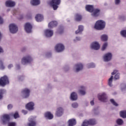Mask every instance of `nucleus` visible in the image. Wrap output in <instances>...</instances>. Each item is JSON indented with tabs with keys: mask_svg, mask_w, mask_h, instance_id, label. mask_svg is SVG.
Instances as JSON below:
<instances>
[{
	"mask_svg": "<svg viewBox=\"0 0 126 126\" xmlns=\"http://www.w3.org/2000/svg\"><path fill=\"white\" fill-rule=\"evenodd\" d=\"M57 32L59 34L63 33V27H60V28L58 29Z\"/></svg>",
	"mask_w": 126,
	"mask_h": 126,
	"instance_id": "nucleus-36",
	"label": "nucleus"
},
{
	"mask_svg": "<svg viewBox=\"0 0 126 126\" xmlns=\"http://www.w3.org/2000/svg\"><path fill=\"white\" fill-rule=\"evenodd\" d=\"M0 69H4V66L2 63V61H1V60H0Z\"/></svg>",
	"mask_w": 126,
	"mask_h": 126,
	"instance_id": "nucleus-41",
	"label": "nucleus"
},
{
	"mask_svg": "<svg viewBox=\"0 0 126 126\" xmlns=\"http://www.w3.org/2000/svg\"><path fill=\"white\" fill-rule=\"evenodd\" d=\"M75 66L76 67V72H78V71H80V70L83 69V65L81 63H77Z\"/></svg>",
	"mask_w": 126,
	"mask_h": 126,
	"instance_id": "nucleus-20",
	"label": "nucleus"
},
{
	"mask_svg": "<svg viewBox=\"0 0 126 126\" xmlns=\"http://www.w3.org/2000/svg\"><path fill=\"white\" fill-rule=\"evenodd\" d=\"M121 34L123 37H126V30H123L121 32Z\"/></svg>",
	"mask_w": 126,
	"mask_h": 126,
	"instance_id": "nucleus-40",
	"label": "nucleus"
},
{
	"mask_svg": "<svg viewBox=\"0 0 126 126\" xmlns=\"http://www.w3.org/2000/svg\"><path fill=\"white\" fill-rule=\"evenodd\" d=\"M112 53H108L106 54L103 57V60L104 62H109L112 60Z\"/></svg>",
	"mask_w": 126,
	"mask_h": 126,
	"instance_id": "nucleus-12",
	"label": "nucleus"
},
{
	"mask_svg": "<svg viewBox=\"0 0 126 126\" xmlns=\"http://www.w3.org/2000/svg\"><path fill=\"white\" fill-rule=\"evenodd\" d=\"M12 107H13V106L11 104L8 105V106H7L8 110H11V109H12Z\"/></svg>",
	"mask_w": 126,
	"mask_h": 126,
	"instance_id": "nucleus-46",
	"label": "nucleus"
},
{
	"mask_svg": "<svg viewBox=\"0 0 126 126\" xmlns=\"http://www.w3.org/2000/svg\"><path fill=\"white\" fill-rule=\"evenodd\" d=\"M110 102L111 103H112V104L114 106H115L116 107H117V106H119V104H118V103H117V102H116V101H115V100H114V99L113 98L110 99Z\"/></svg>",
	"mask_w": 126,
	"mask_h": 126,
	"instance_id": "nucleus-37",
	"label": "nucleus"
},
{
	"mask_svg": "<svg viewBox=\"0 0 126 126\" xmlns=\"http://www.w3.org/2000/svg\"><path fill=\"white\" fill-rule=\"evenodd\" d=\"M83 31V26L80 25L78 27V29L75 32L76 34H78V33H80V32H82Z\"/></svg>",
	"mask_w": 126,
	"mask_h": 126,
	"instance_id": "nucleus-30",
	"label": "nucleus"
},
{
	"mask_svg": "<svg viewBox=\"0 0 126 126\" xmlns=\"http://www.w3.org/2000/svg\"><path fill=\"white\" fill-rule=\"evenodd\" d=\"M45 117L48 119V120H52L54 118V115L51 113V112H48L45 113Z\"/></svg>",
	"mask_w": 126,
	"mask_h": 126,
	"instance_id": "nucleus-22",
	"label": "nucleus"
},
{
	"mask_svg": "<svg viewBox=\"0 0 126 126\" xmlns=\"http://www.w3.org/2000/svg\"><path fill=\"white\" fill-rule=\"evenodd\" d=\"M91 105H92V106L94 105V100H92L91 101Z\"/></svg>",
	"mask_w": 126,
	"mask_h": 126,
	"instance_id": "nucleus-52",
	"label": "nucleus"
},
{
	"mask_svg": "<svg viewBox=\"0 0 126 126\" xmlns=\"http://www.w3.org/2000/svg\"><path fill=\"white\" fill-rule=\"evenodd\" d=\"M0 53H3V50H2V48L0 47Z\"/></svg>",
	"mask_w": 126,
	"mask_h": 126,
	"instance_id": "nucleus-53",
	"label": "nucleus"
},
{
	"mask_svg": "<svg viewBox=\"0 0 126 126\" xmlns=\"http://www.w3.org/2000/svg\"><path fill=\"white\" fill-rule=\"evenodd\" d=\"M9 84V80H8V77H7L6 75L1 77L0 78V86L3 87L7 84Z\"/></svg>",
	"mask_w": 126,
	"mask_h": 126,
	"instance_id": "nucleus-2",
	"label": "nucleus"
},
{
	"mask_svg": "<svg viewBox=\"0 0 126 126\" xmlns=\"http://www.w3.org/2000/svg\"><path fill=\"white\" fill-rule=\"evenodd\" d=\"M21 93L23 95V98H28L30 96V90L28 88H25L22 91Z\"/></svg>",
	"mask_w": 126,
	"mask_h": 126,
	"instance_id": "nucleus-6",
	"label": "nucleus"
},
{
	"mask_svg": "<svg viewBox=\"0 0 126 126\" xmlns=\"http://www.w3.org/2000/svg\"><path fill=\"white\" fill-rule=\"evenodd\" d=\"M69 126H73L76 125V121L74 119H70L68 121Z\"/></svg>",
	"mask_w": 126,
	"mask_h": 126,
	"instance_id": "nucleus-24",
	"label": "nucleus"
},
{
	"mask_svg": "<svg viewBox=\"0 0 126 126\" xmlns=\"http://www.w3.org/2000/svg\"><path fill=\"white\" fill-rule=\"evenodd\" d=\"M32 61V58L30 56H27L26 57H23L22 59L21 63L22 64L25 65L27 63H30V62Z\"/></svg>",
	"mask_w": 126,
	"mask_h": 126,
	"instance_id": "nucleus-5",
	"label": "nucleus"
},
{
	"mask_svg": "<svg viewBox=\"0 0 126 126\" xmlns=\"http://www.w3.org/2000/svg\"><path fill=\"white\" fill-rule=\"evenodd\" d=\"M120 115L121 118H123V119H126V110L121 111Z\"/></svg>",
	"mask_w": 126,
	"mask_h": 126,
	"instance_id": "nucleus-29",
	"label": "nucleus"
},
{
	"mask_svg": "<svg viewBox=\"0 0 126 126\" xmlns=\"http://www.w3.org/2000/svg\"><path fill=\"white\" fill-rule=\"evenodd\" d=\"M114 78L117 80V79H120V73H117L114 76Z\"/></svg>",
	"mask_w": 126,
	"mask_h": 126,
	"instance_id": "nucleus-43",
	"label": "nucleus"
},
{
	"mask_svg": "<svg viewBox=\"0 0 126 126\" xmlns=\"http://www.w3.org/2000/svg\"><path fill=\"white\" fill-rule=\"evenodd\" d=\"M31 3L32 5H38L40 4V0H32Z\"/></svg>",
	"mask_w": 126,
	"mask_h": 126,
	"instance_id": "nucleus-28",
	"label": "nucleus"
},
{
	"mask_svg": "<svg viewBox=\"0 0 126 126\" xmlns=\"http://www.w3.org/2000/svg\"><path fill=\"white\" fill-rule=\"evenodd\" d=\"M9 31L11 33L14 34L18 31V28L14 24H10L9 26Z\"/></svg>",
	"mask_w": 126,
	"mask_h": 126,
	"instance_id": "nucleus-7",
	"label": "nucleus"
},
{
	"mask_svg": "<svg viewBox=\"0 0 126 126\" xmlns=\"http://www.w3.org/2000/svg\"><path fill=\"white\" fill-rule=\"evenodd\" d=\"M92 13V16H94V17H97V16H99L100 14V9H94Z\"/></svg>",
	"mask_w": 126,
	"mask_h": 126,
	"instance_id": "nucleus-15",
	"label": "nucleus"
},
{
	"mask_svg": "<svg viewBox=\"0 0 126 126\" xmlns=\"http://www.w3.org/2000/svg\"><path fill=\"white\" fill-rule=\"evenodd\" d=\"M81 19H82V16L79 13L76 14L75 16V20H76V21H81Z\"/></svg>",
	"mask_w": 126,
	"mask_h": 126,
	"instance_id": "nucleus-25",
	"label": "nucleus"
},
{
	"mask_svg": "<svg viewBox=\"0 0 126 126\" xmlns=\"http://www.w3.org/2000/svg\"><path fill=\"white\" fill-rule=\"evenodd\" d=\"M81 89L79 91V93L81 94V95H85L86 92H85V88L83 86L81 87Z\"/></svg>",
	"mask_w": 126,
	"mask_h": 126,
	"instance_id": "nucleus-31",
	"label": "nucleus"
},
{
	"mask_svg": "<svg viewBox=\"0 0 126 126\" xmlns=\"http://www.w3.org/2000/svg\"><path fill=\"white\" fill-rule=\"evenodd\" d=\"M77 40H79V39H78V37H76Z\"/></svg>",
	"mask_w": 126,
	"mask_h": 126,
	"instance_id": "nucleus-54",
	"label": "nucleus"
},
{
	"mask_svg": "<svg viewBox=\"0 0 126 126\" xmlns=\"http://www.w3.org/2000/svg\"><path fill=\"white\" fill-rule=\"evenodd\" d=\"M71 99L73 101H74L75 100H77V94H76V93L73 92L71 94Z\"/></svg>",
	"mask_w": 126,
	"mask_h": 126,
	"instance_id": "nucleus-26",
	"label": "nucleus"
},
{
	"mask_svg": "<svg viewBox=\"0 0 126 126\" xmlns=\"http://www.w3.org/2000/svg\"><path fill=\"white\" fill-rule=\"evenodd\" d=\"M86 9L87 11H89V12H92L94 9V7L91 5H87L86 6Z\"/></svg>",
	"mask_w": 126,
	"mask_h": 126,
	"instance_id": "nucleus-23",
	"label": "nucleus"
},
{
	"mask_svg": "<svg viewBox=\"0 0 126 126\" xmlns=\"http://www.w3.org/2000/svg\"><path fill=\"white\" fill-rule=\"evenodd\" d=\"M61 3V0H52L51 5H52L53 8L54 10H57L59 5Z\"/></svg>",
	"mask_w": 126,
	"mask_h": 126,
	"instance_id": "nucleus-8",
	"label": "nucleus"
},
{
	"mask_svg": "<svg viewBox=\"0 0 126 126\" xmlns=\"http://www.w3.org/2000/svg\"><path fill=\"white\" fill-rule=\"evenodd\" d=\"M16 124L14 122H10L8 124V126H15Z\"/></svg>",
	"mask_w": 126,
	"mask_h": 126,
	"instance_id": "nucleus-44",
	"label": "nucleus"
},
{
	"mask_svg": "<svg viewBox=\"0 0 126 126\" xmlns=\"http://www.w3.org/2000/svg\"><path fill=\"white\" fill-rule=\"evenodd\" d=\"M13 117L14 119H17V118H19V114H18V112H15L13 115Z\"/></svg>",
	"mask_w": 126,
	"mask_h": 126,
	"instance_id": "nucleus-42",
	"label": "nucleus"
},
{
	"mask_svg": "<svg viewBox=\"0 0 126 126\" xmlns=\"http://www.w3.org/2000/svg\"><path fill=\"white\" fill-rule=\"evenodd\" d=\"M118 72L117 70H114V71L111 73L112 75H114V74H116Z\"/></svg>",
	"mask_w": 126,
	"mask_h": 126,
	"instance_id": "nucleus-47",
	"label": "nucleus"
},
{
	"mask_svg": "<svg viewBox=\"0 0 126 126\" xmlns=\"http://www.w3.org/2000/svg\"><path fill=\"white\" fill-rule=\"evenodd\" d=\"M116 123L117 125H118V126H122V125L124 124V121L123 120V119H118L117 120Z\"/></svg>",
	"mask_w": 126,
	"mask_h": 126,
	"instance_id": "nucleus-34",
	"label": "nucleus"
},
{
	"mask_svg": "<svg viewBox=\"0 0 126 126\" xmlns=\"http://www.w3.org/2000/svg\"><path fill=\"white\" fill-rule=\"evenodd\" d=\"M29 123L28 124V126H36V122L32 120V119H29Z\"/></svg>",
	"mask_w": 126,
	"mask_h": 126,
	"instance_id": "nucleus-27",
	"label": "nucleus"
},
{
	"mask_svg": "<svg viewBox=\"0 0 126 126\" xmlns=\"http://www.w3.org/2000/svg\"><path fill=\"white\" fill-rule=\"evenodd\" d=\"M4 93H5V90L2 89L0 90V99H2Z\"/></svg>",
	"mask_w": 126,
	"mask_h": 126,
	"instance_id": "nucleus-35",
	"label": "nucleus"
},
{
	"mask_svg": "<svg viewBox=\"0 0 126 126\" xmlns=\"http://www.w3.org/2000/svg\"><path fill=\"white\" fill-rule=\"evenodd\" d=\"M98 99L101 102H107V95L106 94L103 93L101 95H98Z\"/></svg>",
	"mask_w": 126,
	"mask_h": 126,
	"instance_id": "nucleus-11",
	"label": "nucleus"
},
{
	"mask_svg": "<svg viewBox=\"0 0 126 126\" xmlns=\"http://www.w3.org/2000/svg\"><path fill=\"white\" fill-rule=\"evenodd\" d=\"M22 112L24 115H26V114H27V111L26 110H23Z\"/></svg>",
	"mask_w": 126,
	"mask_h": 126,
	"instance_id": "nucleus-50",
	"label": "nucleus"
},
{
	"mask_svg": "<svg viewBox=\"0 0 126 126\" xmlns=\"http://www.w3.org/2000/svg\"><path fill=\"white\" fill-rule=\"evenodd\" d=\"M6 6L8 7H12L15 5V2L8 0L5 2Z\"/></svg>",
	"mask_w": 126,
	"mask_h": 126,
	"instance_id": "nucleus-18",
	"label": "nucleus"
},
{
	"mask_svg": "<svg viewBox=\"0 0 126 126\" xmlns=\"http://www.w3.org/2000/svg\"><path fill=\"white\" fill-rule=\"evenodd\" d=\"M120 0H115V4H119V2H120Z\"/></svg>",
	"mask_w": 126,
	"mask_h": 126,
	"instance_id": "nucleus-49",
	"label": "nucleus"
},
{
	"mask_svg": "<svg viewBox=\"0 0 126 126\" xmlns=\"http://www.w3.org/2000/svg\"><path fill=\"white\" fill-rule=\"evenodd\" d=\"M55 50L58 52V53L63 52V51L64 50V46L61 43H59L55 46Z\"/></svg>",
	"mask_w": 126,
	"mask_h": 126,
	"instance_id": "nucleus-9",
	"label": "nucleus"
},
{
	"mask_svg": "<svg viewBox=\"0 0 126 126\" xmlns=\"http://www.w3.org/2000/svg\"><path fill=\"white\" fill-rule=\"evenodd\" d=\"M101 40L103 42H106L108 40V36L105 34L102 35L101 36Z\"/></svg>",
	"mask_w": 126,
	"mask_h": 126,
	"instance_id": "nucleus-32",
	"label": "nucleus"
},
{
	"mask_svg": "<svg viewBox=\"0 0 126 126\" xmlns=\"http://www.w3.org/2000/svg\"><path fill=\"white\" fill-rule=\"evenodd\" d=\"M88 68H93V67H95V64L93 63H91L88 65Z\"/></svg>",
	"mask_w": 126,
	"mask_h": 126,
	"instance_id": "nucleus-39",
	"label": "nucleus"
},
{
	"mask_svg": "<svg viewBox=\"0 0 126 126\" xmlns=\"http://www.w3.org/2000/svg\"><path fill=\"white\" fill-rule=\"evenodd\" d=\"M91 48L94 50H99L100 49V45L97 42H93L91 46Z\"/></svg>",
	"mask_w": 126,
	"mask_h": 126,
	"instance_id": "nucleus-13",
	"label": "nucleus"
},
{
	"mask_svg": "<svg viewBox=\"0 0 126 126\" xmlns=\"http://www.w3.org/2000/svg\"><path fill=\"white\" fill-rule=\"evenodd\" d=\"M35 18L37 22H41V21H43L44 17L42 15L38 14L35 16Z\"/></svg>",
	"mask_w": 126,
	"mask_h": 126,
	"instance_id": "nucleus-21",
	"label": "nucleus"
},
{
	"mask_svg": "<svg viewBox=\"0 0 126 126\" xmlns=\"http://www.w3.org/2000/svg\"><path fill=\"white\" fill-rule=\"evenodd\" d=\"M13 66V65H12V64H10L8 66V68L9 69H10V68L12 67Z\"/></svg>",
	"mask_w": 126,
	"mask_h": 126,
	"instance_id": "nucleus-51",
	"label": "nucleus"
},
{
	"mask_svg": "<svg viewBox=\"0 0 126 126\" xmlns=\"http://www.w3.org/2000/svg\"><path fill=\"white\" fill-rule=\"evenodd\" d=\"M107 46H108V43L107 42L103 44V45H102V47L101 48V51H105V50H106V48H107Z\"/></svg>",
	"mask_w": 126,
	"mask_h": 126,
	"instance_id": "nucleus-38",
	"label": "nucleus"
},
{
	"mask_svg": "<svg viewBox=\"0 0 126 126\" xmlns=\"http://www.w3.org/2000/svg\"><path fill=\"white\" fill-rule=\"evenodd\" d=\"M105 26H106V23L103 20H100L95 23L94 28L96 30H103L105 28Z\"/></svg>",
	"mask_w": 126,
	"mask_h": 126,
	"instance_id": "nucleus-1",
	"label": "nucleus"
},
{
	"mask_svg": "<svg viewBox=\"0 0 126 126\" xmlns=\"http://www.w3.org/2000/svg\"><path fill=\"white\" fill-rule=\"evenodd\" d=\"M3 23V20L2 19V18L0 16V24H2Z\"/></svg>",
	"mask_w": 126,
	"mask_h": 126,
	"instance_id": "nucleus-48",
	"label": "nucleus"
},
{
	"mask_svg": "<svg viewBox=\"0 0 126 126\" xmlns=\"http://www.w3.org/2000/svg\"><path fill=\"white\" fill-rule=\"evenodd\" d=\"M63 108L59 107L57 108V110L56 112L57 117H61V116H63Z\"/></svg>",
	"mask_w": 126,
	"mask_h": 126,
	"instance_id": "nucleus-17",
	"label": "nucleus"
},
{
	"mask_svg": "<svg viewBox=\"0 0 126 126\" xmlns=\"http://www.w3.org/2000/svg\"><path fill=\"white\" fill-rule=\"evenodd\" d=\"M25 30L27 33H31L32 31V25L29 23H26L25 25Z\"/></svg>",
	"mask_w": 126,
	"mask_h": 126,
	"instance_id": "nucleus-10",
	"label": "nucleus"
},
{
	"mask_svg": "<svg viewBox=\"0 0 126 126\" xmlns=\"http://www.w3.org/2000/svg\"><path fill=\"white\" fill-rule=\"evenodd\" d=\"M44 33L46 37H52L53 35H54V32L52 30H50L49 29H47L44 31Z\"/></svg>",
	"mask_w": 126,
	"mask_h": 126,
	"instance_id": "nucleus-14",
	"label": "nucleus"
},
{
	"mask_svg": "<svg viewBox=\"0 0 126 126\" xmlns=\"http://www.w3.org/2000/svg\"><path fill=\"white\" fill-rule=\"evenodd\" d=\"M34 103L32 102H30L27 103L26 105V107L27 108V110L29 111H32V110H34Z\"/></svg>",
	"mask_w": 126,
	"mask_h": 126,
	"instance_id": "nucleus-16",
	"label": "nucleus"
},
{
	"mask_svg": "<svg viewBox=\"0 0 126 126\" xmlns=\"http://www.w3.org/2000/svg\"><path fill=\"white\" fill-rule=\"evenodd\" d=\"M58 26V22L57 21H52L50 22L48 24V28H50V29H51L52 28H54V27H56Z\"/></svg>",
	"mask_w": 126,
	"mask_h": 126,
	"instance_id": "nucleus-19",
	"label": "nucleus"
},
{
	"mask_svg": "<svg viewBox=\"0 0 126 126\" xmlns=\"http://www.w3.org/2000/svg\"><path fill=\"white\" fill-rule=\"evenodd\" d=\"M72 107L73 108H77L78 107V104L77 103H73L72 104Z\"/></svg>",
	"mask_w": 126,
	"mask_h": 126,
	"instance_id": "nucleus-45",
	"label": "nucleus"
},
{
	"mask_svg": "<svg viewBox=\"0 0 126 126\" xmlns=\"http://www.w3.org/2000/svg\"><path fill=\"white\" fill-rule=\"evenodd\" d=\"M113 76H111L108 80V85L109 86H110V87H112V86H113V84H112L113 83Z\"/></svg>",
	"mask_w": 126,
	"mask_h": 126,
	"instance_id": "nucleus-33",
	"label": "nucleus"
},
{
	"mask_svg": "<svg viewBox=\"0 0 126 126\" xmlns=\"http://www.w3.org/2000/svg\"><path fill=\"white\" fill-rule=\"evenodd\" d=\"M96 124V120L95 119H90L89 120H85L82 126H95Z\"/></svg>",
	"mask_w": 126,
	"mask_h": 126,
	"instance_id": "nucleus-3",
	"label": "nucleus"
},
{
	"mask_svg": "<svg viewBox=\"0 0 126 126\" xmlns=\"http://www.w3.org/2000/svg\"><path fill=\"white\" fill-rule=\"evenodd\" d=\"M10 116H11V114H4L2 116V125H6V124H7L8 122H9V121L10 120Z\"/></svg>",
	"mask_w": 126,
	"mask_h": 126,
	"instance_id": "nucleus-4",
	"label": "nucleus"
}]
</instances>
